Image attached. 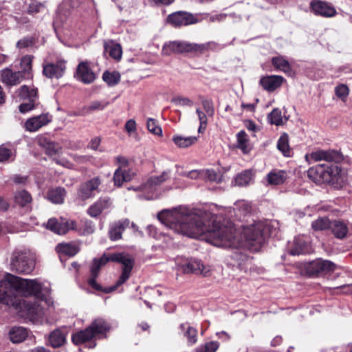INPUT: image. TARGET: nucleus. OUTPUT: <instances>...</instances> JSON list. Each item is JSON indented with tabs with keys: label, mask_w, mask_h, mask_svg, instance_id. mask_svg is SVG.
Segmentation results:
<instances>
[{
	"label": "nucleus",
	"mask_w": 352,
	"mask_h": 352,
	"mask_svg": "<svg viewBox=\"0 0 352 352\" xmlns=\"http://www.w3.org/2000/svg\"><path fill=\"white\" fill-rule=\"evenodd\" d=\"M157 217L162 223L177 233L192 238L202 236L217 247L243 246L252 251H258L265 240V228L261 223L244 228L241 239H238L234 228L221 224V217L185 206L163 210Z\"/></svg>",
	"instance_id": "f257e3e1"
},
{
	"label": "nucleus",
	"mask_w": 352,
	"mask_h": 352,
	"mask_svg": "<svg viewBox=\"0 0 352 352\" xmlns=\"http://www.w3.org/2000/svg\"><path fill=\"white\" fill-rule=\"evenodd\" d=\"M7 282L0 283V302L25 312L30 320L37 322L43 315L42 284L36 280L24 279L11 274L8 276Z\"/></svg>",
	"instance_id": "f03ea898"
},
{
	"label": "nucleus",
	"mask_w": 352,
	"mask_h": 352,
	"mask_svg": "<svg viewBox=\"0 0 352 352\" xmlns=\"http://www.w3.org/2000/svg\"><path fill=\"white\" fill-rule=\"evenodd\" d=\"M109 261H115L122 265V272L119 279L113 288L104 290L106 293L113 291L119 286L124 283L130 277L131 270L134 265L133 258L128 254L124 253H112L109 254H103L100 258H94L91 266V276L97 277L102 266L104 265Z\"/></svg>",
	"instance_id": "7ed1b4c3"
},
{
	"label": "nucleus",
	"mask_w": 352,
	"mask_h": 352,
	"mask_svg": "<svg viewBox=\"0 0 352 352\" xmlns=\"http://www.w3.org/2000/svg\"><path fill=\"white\" fill-rule=\"evenodd\" d=\"M217 44L210 41L202 44L192 43L186 41H170L163 46L162 52L166 55L172 53L195 52L204 54L209 50H215Z\"/></svg>",
	"instance_id": "20e7f679"
},
{
	"label": "nucleus",
	"mask_w": 352,
	"mask_h": 352,
	"mask_svg": "<svg viewBox=\"0 0 352 352\" xmlns=\"http://www.w3.org/2000/svg\"><path fill=\"white\" fill-rule=\"evenodd\" d=\"M109 329L110 327L103 319L98 318L85 330L74 333L72 340L75 344L79 345L91 340L98 334L104 333Z\"/></svg>",
	"instance_id": "39448f33"
},
{
	"label": "nucleus",
	"mask_w": 352,
	"mask_h": 352,
	"mask_svg": "<svg viewBox=\"0 0 352 352\" xmlns=\"http://www.w3.org/2000/svg\"><path fill=\"white\" fill-rule=\"evenodd\" d=\"M340 169L336 165L318 164L307 171L308 177L316 184L330 183L337 178Z\"/></svg>",
	"instance_id": "423d86ee"
},
{
	"label": "nucleus",
	"mask_w": 352,
	"mask_h": 352,
	"mask_svg": "<svg viewBox=\"0 0 352 352\" xmlns=\"http://www.w3.org/2000/svg\"><path fill=\"white\" fill-rule=\"evenodd\" d=\"M10 265L12 271L28 274L33 271L35 263L30 254L26 252H15Z\"/></svg>",
	"instance_id": "0eeeda50"
},
{
	"label": "nucleus",
	"mask_w": 352,
	"mask_h": 352,
	"mask_svg": "<svg viewBox=\"0 0 352 352\" xmlns=\"http://www.w3.org/2000/svg\"><path fill=\"white\" fill-rule=\"evenodd\" d=\"M45 228L58 235H64L69 230L77 229L76 222L74 220L60 218H50L48 219Z\"/></svg>",
	"instance_id": "6e6552de"
},
{
	"label": "nucleus",
	"mask_w": 352,
	"mask_h": 352,
	"mask_svg": "<svg viewBox=\"0 0 352 352\" xmlns=\"http://www.w3.org/2000/svg\"><path fill=\"white\" fill-rule=\"evenodd\" d=\"M309 164L324 160L338 163L342 160V155L336 150H318L305 155Z\"/></svg>",
	"instance_id": "1a4fd4ad"
},
{
	"label": "nucleus",
	"mask_w": 352,
	"mask_h": 352,
	"mask_svg": "<svg viewBox=\"0 0 352 352\" xmlns=\"http://www.w3.org/2000/svg\"><path fill=\"white\" fill-rule=\"evenodd\" d=\"M338 267L334 263L328 260L318 258L308 263L306 270L310 276H318L333 272Z\"/></svg>",
	"instance_id": "9d476101"
},
{
	"label": "nucleus",
	"mask_w": 352,
	"mask_h": 352,
	"mask_svg": "<svg viewBox=\"0 0 352 352\" xmlns=\"http://www.w3.org/2000/svg\"><path fill=\"white\" fill-rule=\"evenodd\" d=\"M101 184L100 179L98 177H94L82 184L79 186L77 191V197L81 201H85L92 197L98 192V187Z\"/></svg>",
	"instance_id": "9b49d317"
},
{
	"label": "nucleus",
	"mask_w": 352,
	"mask_h": 352,
	"mask_svg": "<svg viewBox=\"0 0 352 352\" xmlns=\"http://www.w3.org/2000/svg\"><path fill=\"white\" fill-rule=\"evenodd\" d=\"M74 77L85 84H90L95 80L96 74L91 69L89 62L82 61L77 66Z\"/></svg>",
	"instance_id": "f8f14e48"
},
{
	"label": "nucleus",
	"mask_w": 352,
	"mask_h": 352,
	"mask_svg": "<svg viewBox=\"0 0 352 352\" xmlns=\"http://www.w3.org/2000/svg\"><path fill=\"white\" fill-rule=\"evenodd\" d=\"M167 21L175 27L188 25L197 22L192 14L182 11L169 14Z\"/></svg>",
	"instance_id": "ddd939ff"
},
{
	"label": "nucleus",
	"mask_w": 352,
	"mask_h": 352,
	"mask_svg": "<svg viewBox=\"0 0 352 352\" xmlns=\"http://www.w3.org/2000/svg\"><path fill=\"white\" fill-rule=\"evenodd\" d=\"M185 273H194L201 274L204 276H209L211 272V267L209 265H204L199 260H193L182 266Z\"/></svg>",
	"instance_id": "4468645a"
},
{
	"label": "nucleus",
	"mask_w": 352,
	"mask_h": 352,
	"mask_svg": "<svg viewBox=\"0 0 352 352\" xmlns=\"http://www.w3.org/2000/svg\"><path fill=\"white\" fill-rule=\"evenodd\" d=\"M170 171L166 170L160 176L150 177L145 183L140 186L137 189L134 190H139L144 192H153L155 190L157 186L166 181L170 177Z\"/></svg>",
	"instance_id": "2eb2a0df"
},
{
	"label": "nucleus",
	"mask_w": 352,
	"mask_h": 352,
	"mask_svg": "<svg viewBox=\"0 0 352 352\" xmlns=\"http://www.w3.org/2000/svg\"><path fill=\"white\" fill-rule=\"evenodd\" d=\"M311 8L315 14L324 17H332L336 14V10L333 6L322 1H312Z\"/></svg>",
	"instance_id": "dca6fc26"
},
{
	"label": "nucleus",
	"mask_w": 352,
	"mask_h": 352,
	"mask_svg": "<svg viewBox=\"0 0 352 352\" xmlns=\"http://www.w3.org/2000/svg\"><path fill=\"white\" fill-rule=\"evenodd\" d=\"M23 78L21 72H13L10 68L0 71L1 81L8 86H15L19 84Z\"/></svg>",
	"instance_id": "f3484780"
},
{
	"label": "nucleus",
	"mask_w": 352,
	"mask_h": 352,
	"mask_svg": "<svg viewBox=\"0 0 352 352\" xmlns=\"http://www.w3.org/2000/svg\"><path fill=\"white\" fill-rule=\"evenodd\" d=\"M284 81L283 76L272 75L261 77L259 83L265 90L272 92L279 88Z\"/></svg>",
	"instance_id": "a211bd4d"
},
{
	"label": "nucleus",
	"mask_w": 352,
	"mask_h": 352,
	"mask_svg": "<svg viewBox=\"0 0 352 352\" xmlns=\"http://www.w3.org/2000/svg\"><path fill=\"white\" fill-rule=\"evenodd\" d=\"M112 205L109 197H100L87 209V214L91 217H98L104 210L109 208Z\"/></svg>",
	"instance_id": "6ab92c4d"
},
{
	"label": "nucleus",
	"mask_w": 352,
	"mask_h": 352,
	"mask_svg": "<svg viewBox=\"0 0 352 352\" xmlns=\"http://www.w3.org/2000/svg\"><path fill=\"white\" fill-rule=\"evenodd\" d=\"M288 177L285 170L273 169L265 176V181L267 186H279L283 184Z\"/></svg>",
	"instance_id": "aec40b11"
},
{
	"label": "nucleus",
	"mask_w": 352,
	"mask_h": 352,
	"mask_svg": "<svg viewBox=\"0 0 352 352\" xmlns=\"http://www.w3.org/2000/svg\"><path fill=\"white\" fill-rule=\"evenodd\" d=\"M129 225V221L125 219L111 224L109 230V236L111 240L117 241L122 238V234Z\"/></svg>",
	"instance_id": "412c9836"
},
{
	"label": "nucleus",
	"mask_w": 352,
	"mask_h": 352,
	"mask_svg": "<svg viewBox=\"0 0 352 352\" xmlns=\"http://www.w3.org/2000/svg\"><path fill=\"white\" fill-rule=\"evenodd\" d=\"M65 69V65L63 61L45 65V76L50 78H59L63 76Z\"/></svg>",
	"instance_id": "4be33fe9"
},
{
	"label": "nucleus",
	"mask_w": 352,
	"mask_h": 352,
	"mask_svg": "<svg viewBox=\"0 0 352 352\" xmlns=\"http://www.w3.org/2000/svg\"><path fill=\"white\" fill-rule=\"evenodd\" d=\"M56 251L60 254L74 256L80 251V247L76 242L60 243L56 245Z\"/></svg>",
	"instance_id": "5701e85b"
},
{
	"label": "nucleus",
	"mask_w": 352,
	"mask_h": 352,
	"mask_svg": "<svg viewBox=\"0 0 352 352\" xmlns=\"http://www.w3.org/2000/svg\"><path fill=\"white\" fill-rule=\"evenodd\" d=\"M66 196V190L64 188L57 187L50 189L47 193V199L55 204H62Z\"/></svg>",
	"instance_id": "b1692460"
},
{
	"label": "nucleus",
	"mask_w": 352,
	"mask_h": 352,
	"mask_svg": "<svg viewBox=\"0 0 352 352\" xmlns=\"http://www.w3.org/2000/svg\"><path fill=\"white\" fill-rule=\"evenodd\" d=\"M105 52L113 59L119 60L122 58V50L120 44L114 43L112 41L105 42L104 44Z\"/></svg>",
	"instance_id": "393cba45"
},
{
	"label": "nucleus",
	"mask_w": 352,
	"mask_h": 352,
	"mask_svg": "<svg viewBox=\"0 0 352 352\" xmlns=\"http://www.w3.org/2000/svg\"><path fill=\"white\" fill-rule=\"evenodd\" d=\"M330 228L331 229L334 236L338 239L344 238L348 232L346 224L339 220L332 221Z\"/></svg>",
	"instance_id": "a878e982"
},
{
	"label": "nucleus",
	"mask_w": 352,
	"mask_h": 352,
	"mask_svg": "<svg viewBox=\"0 0 352 352\" xmlns=\"http://www.w3.org/2000/svg\"><path fill=\"white\" fill-rule=\"evenodd\" d=\"M43 125L44 116L43 114L30 118L25 123V129L30 132L38 131Z\"/></svg>",
	"instance_id": "bb28decb"
},
{
	"label": "nucleus",
	"mask_w": 352,
	"mask_h": 352,
	"mask_svg": "<svg viewBox=\"0 0 352 352\" xmlns=\"http://www.w3.org/2000/svg\"><path fill=\"white\" fill-rule=\"evenodd\" d=\"M308 252L307 242L304 236H298L294 239V246L290 250L292 255H299Z\"/></svg>",
	"instance_id": "cd10ccee"
},
{
	"label": "nucleus",
	"mask_w": 352,
	"mask_h": 352,
	"mask_svg": "<svg viewBox=\"0 0 352 352\" xmlns=\"http://www.w3.org/2000/svg\"><path fill=\"white\" fill-rule=\"evenodd\" d=\"M272 65L277 69L285 74H291L292 68L287 60L282 56H278L272 58Z\"/></svg>",
	"instance_id": "c85d7f7f"
},
{
	"label": "nucleus",
	"mask_w": 352,
	"mask_h": 352,
	"mask_svg": "<svg viewBox=\"0 0 352 352\" xmlns=\"http://www.w3.org/2000/svg\"><path fill=\"white\" fill-rule=\"evenodd\" d=\"M197 138L195 136H183L181 135H175L173 137V142L179 147L182 148H188L192 144H195Z\"/></svg>",
	"instance_id": "c756f323"
},
{
	"label": "nucleus",
	"mask_w": 352,
	"mask_h": 352,
	"mask_svg": "<svg viewBox=\"0 0 352 352\" xmlns=\"http://www.w3.org/2000/svg\"><path fill=\"white\" fill-rule=\"evenodd\" d=\"M28 331L23 327H13L9 333L10 339L13 343H19L25 340Z\"/></svg>",
	"instance_id": "7c9ffc66"
},
{
	"label": "nucleus",
	"mask_w": 352,
	"mask_h": 352,
	"mask_svg": "<svg viewBox=\"0 0 352 352\" xmlns=\"http://www.w3.org/2000/svg\"><path fill=\"white\" fill-rule=\"evenodd\" d=\"M236 147L242 151L243 153H248L251 150L249 144V138L244 131H241L236 134Z\"/></svg>",
	"instance_id": "2f4dec72"
},
{
	"label": "nucleus",
	"mask_w": 352,
	"mask_h": 352,
	"mask_svg": "<svg viewBox=\"0 0 352 352\" xmlns=\"http://www.w3.org/2000/svg\"><path fill=\"white\" fill-rule=\"evenodd\" d=\"M180 329L185 331L184 335L187 338L189 346H192L197 343L198 332L195 328L188 326L186 329V324H181Z\"/></svg>",
	"instance_id": "473e14b6"
},
{
	"label": "nucleus",
	"mask_w": 352,
	"mask_h": 352,
	"mask_svg": "<svg viewBox=\"0 0 352 352\" xmlns=\"http://www.w3.org/2000/svg\"><path fill=\"white\" fill-rule=\"evenodd\" d=\"M65 340V336L59 329L54 331L49 336V342L51 346L54 348L63 345Z\"/></svg>",
	"instance_id": "72a5a7b5"
},
{
	"label": "nucleus",
	"mask_w": 352,
	"mask_h": 352,
	"mask_svg": "<svg viewBox=\"0 0 352 352\" xmlns=\"http://www.w3.org/2000/svg\"><path fill=\"white\" fill-rule=\"evenodd\" d=\"M277 148L285 156H290L291 151L287 134L283 133L281 135L277 142Z\"/></svg>",
	"instance_id": "f704fd0d"
},
{
	"label": "nucleus",
	"mask_w": 352,
	"mask_h": 352,
	"mask_svg": "<svg viewBox=\"0 0 352 352\" xmlns=\"http://www.w3.org/2000/svg\"><path fill=\"white\" fill-rule=\"evenodd\" d=\"M18 96L22 100L28 99L32 102H35L37 98V92L35 89L30 90L26 85H23L18 90Z\"/></svg>",
	"instance_id": "c9c22d12"
},
{
	"label": "nucleus",
	"mask_w": 352,
	"mask_h": 352,
	"mask_svg": "<svg viewBox=\"0 0 352 352\" xmlns=\"http://www.w3.org/2000/svg\"><path fill=\"white\" fill-rule=\"evenodd\" d=\"M252 180V174L250 170H245L237 175L234 179L235 185L245 186L248 185Z\"/></svg>",
	"instance_id": "e433bc0d"
},
{
	"label": "nucleus",
	"mask_w": 352,
	"mask_h": 352,
	"mask_svg": "<svg viewBox=\"0 0 352 352\" xmlns=\"http://www.w3.org/2000/svg\"><path fill=\"white\" fill-rule=\"evenodd\" d=\"M102 79L109 86H114L120 82V74L116 71L111 72L106 71L102 74Z\"/></svg>",
	"instance_id": "4c0bfd02"
},
{
	"label": "nucleus",
	"mask_w": 352,
	"mask_h": 352,
	"mask_svg": "<svg viewBox=\"0 0 352 352\" xmlns=\"http://www.w3.org/2000/svg\"><path fill=\"white\" fill-rule=\"evenodd\" d=\"M331 225L328 218L320 217L312 222L311 227L316 231H321L331 228Z\"/></svg>",
	"instance_id": "58836bf2"
},
{
	"label": "nucleus",
	"mask_w": 352,
	"mask_h": 352,
	"mask_svg": "<svg viewBox=\"0 0 352 352\" xmlns=\"http://www.w3.org/2000/svg\"><path fill=\"white\" fill-rule=\"evenodd\" d=\"M14 200L16 204L21 207L25 206L28 204H30L32 197L25 190H21L18 192L14 196Z\"/></svg>",
	"instance_id": "ea45409f"
},
{
	"label": "nucleus",
	"mask_w": 352,
	"mask_h": 352,
	"mask_svg": "<svg viewBox=\"0 0 352 352\" xmlns=\"http://www.w3.org/2000/svg\"><path fill=\"white\" fill-rule=\"evenodd\" d=\"M147 129L153 135L162 136V129L158 124V122L153 118H148L146 122Z\"/></svg>",
	"instance_id": "a19ab883"
},
{
	"label": "nucleus",
	"mask_w": 352,
	"mask_h": 352,
	"mask_svg": "<svg viewBox=\"0 0 352 352\" xmlns=\"http://www.w3.org/2000/svg\"><path fill=\"white\" fill-rule=\"evenodd\" d=\"M62 151L59 144L54 142H45V154L50 156L58 155Z\"/></svg>",
	"instance_id": "79ce46f5"
},
{
	"label": "nucleus",
	"mask_w": 352,
	"mask_h": 352,
	"mask_svg": "<svg viewBox=\"0 0 352 352\" xmlns=\"http://www.w3.org/2000/svg\"><path fill=\"white\" fill-rule=\"evenodd\" d=\"M267 118L270 123L272 124L278 126L283 123L281 111L277 108L273 109V111L268 115Z\"/></svg>",
	"instance_id": "37998d69"
},
{
	"label": "nucleus",
	"mask_w": 352,
	"mask_h": 352,
	"mask_svg": "<svg viewBox=\"0 0 352 352\" xmlns=\"http://www.w3.org/2000/svg\"><path fill=\"white\" fill-rule=\"evenodd\" d=\"M219 346V343L217 341H211L198 346L196 349L197 352H216Z\"/></svg>",
	"instance_id": "c03bdc74"
},
{
	"label": "nucleus",
	"mask_w": 352,
	"mask_h": 352,
	"mask_svg": "<svg viewBox=\"0 0 352 352\" xmlns=\"http://www.w3.org/2000/svg\"><path fill=\"white\" fill-rule=\"evenodd\" d=\"M335 94L342 101H346L349 94V89L344 84H340L335 87Z\"/></svg>",
	"instance_id": "a18cd8bd"
},
{
	"label": "nucleus",
	"mask_w": 352,
	"mask_h": 352,
	"mask_svg": "<svg viewBox=\"0 0 352 352\" xmlns=\"http://www.w3.org/2000/svg\"><path fill=\"white\" fill-rule=\"evenodd\" d=\"M196 113L199 120V126L198 129V131L199 133H201L206 129L208 124V115L206 112L203 111L199 108H197L196 109Z\"/></svg>",
	"instance_id": "49530a36"
},
{
	"label": "nucleus",
	"mask_w": 352,
	"mask_h": 352,
	"mask_svg": "<svg viewBox=\"0 0 352 352\" xmlns=\"http://www.w3.org/2000/svg\"><path fill=\"white\" fill-rule=\"evenodd\" d=\"M202 178L207 179L211 182H219L221 181L220 175L214 170H203Z\"/></svg>",
	"instance_id": "de8ad7c7"
},
{
	"label": "nucleus",
	"mask_w": 352,
	"mask_h": 352,
	"mask_svg": "<svg viewBox=\"0 0 352 352\" xmlns=\"http://www.w3.org/2000/svg\"><path fill=\"white\" fill-rule=\"evenodd\" d=\"M202 107L208 117H212L214 114V104L211 100L204 99L201 101Z\"/></svg>",
	"instance_id": "09e8293b"
},
{
	"label": "nucleus",
	"mask_w": 352,
	"mask_h": 352,
	"mask_svg": "<svg viewBox=\"0 0 352 352\" xmlns=\"http://www.w3.org/2000/svg\"><path fill=\"white\" fill-rule=\"evenodd\" d=\"M113 181L114 184L117 186H121L123 183L126 181L124 174H123V171L121 168H118L114 173L113 175Z\"/></svg>",
	"instance_id": "8fccbe9b"
},
{
	"label": "nucleus",
	"mask_w": 352,
	"mask_h": 352,
	"mask_svg": "<svg viewBox=\"0 0 352 352\" xmlns=\"http://www.w3.org/2000/svg\"><path fill=\"white\" fill-rule=\"evenodd\" d=\"M172 102L178 106L192 107L193 102L188 98L177 96L172 99Z\"/></svg>",
	"instance_id": "3c124183"
},
{
	"label": "nucleus",
	"mask_w": 352,
	"mask_h": 352,
	"mask_svg": "<svg viewBox=\"0 0 352 352\" xmlns=\"http://www.w3.org/2000/svg\"><path fill=\"white\" fill-rule=\"evenodd\" d=\"M34 38L32 37H25L19 40L16 43V47L19 49H23L33 45Z\"/></svg>",
	"instance_id": "603ef678"
},
{
	"label": "nucleus",
	"mask_w": 352,
	"mask_h": 352,
	"mask_svg": "<svg viewBox=\"0 0 352 352\" xmlns=\"http://www.w3.org/2000/svg\"><path fill=\"white\" fill-rule=\"evenodd\" d=\"M21 67L23 72H28L32 68V58L29 56H23L21 60Z\"/></svg>",
	"instance_id": "864d4df0"
},
{
	"label": "nucleus",
	"mask_w": 352,
	"mask_h": 352,
	"mask_svg": "<svg viewBox=\"0 0 352 352\" xmlns=\"http://www.w3.org/2000/svg\"><path fill=\"white\" fill-rule=\"evenodd\" d=\"M236 206L243 214H248L251 211V206L246 201H241L235 204Z\"/></svg>",
	"instance_id": "5fc2aeb1"
},
{
	"label": "nucleus",
	"mask_w": 352,
	"mask_h": 352,
	"mask_svg": "<svg viewBox=\"0 0 352 352\" xmlns=\"http://www.w3.org/2000/svg\"><path fill=\"white\" fill-rule=\"evenodd\" d=\"M136 122L133 119L129 120L125 124V130L129 135L136 131Z\"/></svg>",
	"instance_id": "6e6d98bb"
},
{
	"label": "nucleus",
	"mask_w": 352,
	"mask_h": 352,
	"mask_svg": "<svg viewBox=\"0 0 352 352\" xmlns=\"http://www.w3.org/2000/svg\"><path fill=\"white\" fill-rule=\"evenodd\" d=\"M34 102L29 100L28 102L21 103L19 107L20 112L24 113L32 110L34 107Z\"/></svg>",
	"instance_id": "4d7b16f0"
},
{
	"label": "nucleus",
	"mask_w": 352,
	"mask_h": 352,
	"mask_svg": "<svg viewBox=\"0 0 352 352\" xmlns=\"http://www.w3.org/2000/svg\"><path fill=\"white\" fill-rule=\"evenodd\" d=\"M11 151L5 147H0V162H4L9 159Z\"/></svg>",
	"instance_id": "13d9d810"
},
{
	"label": "nucleus",
	"mask_w": 352,
	"mask_h": 352,
	"mask_svg": "<svg viewBox=\"0 0 352 352\" xmlns=\"http://www.w3.org/2000/svg\"><path fill=\"white\" fill-rule=\"evenodd\" d=\"M184 175L192 179L202 178V170H192L186 173H184Z\"/></svg>",
	"instance_id": "bf43d9fd"
},
{
	"label": "nucleus",
	"mask_w": 352,
	"mask_h": 352,
	"mask_svg": "<svg viewBox=\"0 0 352 352\" xmlns=\"http://www.w3.org/2000/svg\"><path fill=\"white\" fill-rule=\"evenodd\" d=\"M95 230V226L92 221L86 220L85 221L84 234H92Z\"/></svg>",
	"instance_id": "052dcab7"
},
{
	"label": "nucleus",
	"mask_w": 352,
	"mask_h": 352,
	"mask_svg": "<svg viewBox=\"0 0 352 352\" xmlns=\"http://www.w3.org/2000/svg\"><path fill=\"white\" fill-rule=\"evenodd\" d=\"M107 105V103H102L99 101L93 102L89 107V110H102Z\"/></svg>",
	"instance_id": "680f3d73"
},
{
	"label": "nucleus",
	"mask_w": 352,
	"mask_h": 352,
	"mask_svg": "<svg viewBox=\"0 0 352 352\" xmlns=\"http://www.w3.org/2000/svg\"><path fill=\"white\" fill-rule=\"evenodd\" d=\"M42 7L41 3H38L37 2H33L30 4L28 12L30 14L37 13Z\"/></svg>",
	"instance_id": "e2e57ef3"
},
{
	"label": "nucleus",
	"mask_w": 352,
	"mask_h": 352,
	"mask_svg": "<svg viewBox=\"0 0 352 352\" xmlns=\"http://www.w3.org/2000/svg\"><path fill=\"white\" fill-rule=\"evenodd\" d=\"M115 160L117 162V163L120 164L119 168H122V167H126L129 164V161H128L127 158H126L124 156L118 155L115 157Z\"/></svg>",
	"instance_id": "0e129e2a"
},
{
	"label": "nucleus",
	"mask_w": 352,
	"mask_h": 352,
	"mask_svg": "<svg viewBox=\"0 0 352 352\" xmlns=\"http://www.w3.org/2000/svg\"><path fill=\"white\" fill-rule=\"evenodd\" d=\"M96 278V277H94V276H91V278H89L88 280V283L91 287H93L94 289H95L96 290L100 291V290H102V287L99 284L97 283Z\"/></svg>",
	"instance_id": "69168bd1"
},
{
	"label": "nucleus",
	"mask_w": 352,
	"mask_h": 352,
	"mask_svg": "<svg viewBox=\"0 0 352 352\" xmlns=\"http://www.w3.org/2000/svg\"><path fill=\"white\" fill-rule=\"evenodd\" d=\"M149 3L152 5H170L174 0H148Z\"/></svg>",
	"instance_id": "338daca9"
},
{
	"label": "nucleus",
	"mask_w": 352,
	"mask_h": 352,
	"mask_svg": "<svg viewBox=\"0 0 352 352\" xmlns=\"http://www.w3.org/2000/svg\"><path fill=\"white\" fill-rule=\"evenodd\" d=\"M100 144V139L98 138H95L91 140L89 147L93 150H97Z\"/></svg>",
	"instance_id": "774afa93"
}]
</instances>
